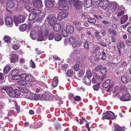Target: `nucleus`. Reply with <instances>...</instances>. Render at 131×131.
Instances as JSON below:
<instances>
[{
  "label": "nucleus",
  "instance_id": "1",
  "mask_svg": "<svg viewBox=\"0 0 131 131\" xmlns=\"http://www.w3.org/2000/svg\"><path fill=\"white\" fill-rule=\"evenodd\" d=\"M76 1L75 0H58L57 8L58 10L66 11L69 9V7L68 4L69 1L70 5H74Z\"/></svg>",
  "mask_w": 131,
  "mask_h": 131
},
{
  "label": "nucleus",
  "instance_id": "2",
  "mask_svg": "<svg viewBox=\"0 0 131 131\" xmlns=\"http://www.w3.org/2000/svg\"><path fill=\"white\" fill-rule=\"evenodd\" d=\"M50 29L49 28H46L43 32L44 36L43 35L41 31H39L38 34L33 35V40H36L37 41H42L45 40L47 38L48 34L49 32Z\"/></svg>",
  "mask_w": 131,
  "mask_h": 131
},
{
  "label": "nucleus",
  "instance_id": "3",
  "mask_svg": "<svg viewBox=\"0 0 131 131\" xmlns=\"http://www.w3.org/2000/svg\"><path fill=\"white\" fill-rule=\"evenodd\" d=\"M45 16V13L44 12L33 8V22L39 21L43 18Z\"/></svg>",
  "mask_w": 131,
  "mask_h": 131
},
{
  "label": "nucleus",
  "instance_id": "4",
  "mask_svg": "<svg viewBox=\"0 0 131 131\" xmlns=\"http://www.w3.org/2000/svg\"><path fill=\"white\" fill-rule=\"evenodd\" d=\"M118 6L119 5L117 2L115 1L110 2L107 7V11L110 14L112 13Z\"/></svg>",
  "mask_w": 131,
  "mask_h": 131
},
{
  "label": "nucleus",
  "instance_id": "5",
  "mask_svg": "<svg viewBox=\"0 0 131 131\" xmlns=\"http://www.w3.org/2000/svg\"><path fill=\"white\" fill-rule=\"evenodd\" d=\"M98 5L99 7L104 10L107 8L109 4V1L108 0H99Z\"/></svg>",
  "mask_w": 131,
  "mask_h": 131
},
{
  "label": "nucleus",
  "instance_id": "6",
  "mask_svg": "<svg viewBox=\"0 0 131 131\" xmlns=\"http://www.w3.org/2000/svg\"><path fill=\"white\" fill-rule=\"evenodd\" d=\"M115 118V116L113 113L110 111H108L103 114L102 119L103 120H104V118L108 119H113Z\"/></svg>",
  "mask_w": 131,
  "mask_h": 131
},
{
  "label": "nucleus",
  "instance_id": "7",
  "mask_svg": "<svg viewBox=\"0 0 131 131\" xmlns=\"http://www.w3.org/2000/svg\"><path fill=\"white\" fill-rule=\"evenodd\" d=\"M46 19L51 26L53 25L56 22V18L52 14H49L46 17Z\"/></svg>",
  "mask_w": 131,
  "mask_h": 131
},
{
  "label": "nucleus",
  "instance_id": "8",
  "mask_svg": "<svg viewBox=\"0 0 131 131\" xmlns=\"http://www.w3.org/2000/svg\"><path fill=\"white\" fill-rule=\"evenodd\" d=\"M125 12L124 7L123 6H121L117 8L115 12V14L118 17H119L124 14Z\"/></svg>",
  "mask_w": 131,
  "mask_h": 131
},
{
  "label": "nucleus",
  "instance_id": "9",
  "mask_svg": "<svg viewBox=\"0 0 131 131\" xmlns=\"http://www.w3.org/2000/svg\"><path fill=\"white\" fill-rule=\"evenodd\" d=\"M25 18L23 16L19 15L17 18H14V22L16 26H18V24L23 22Z\"/></svg>",
  "mask_w": 131,
  "mask_h": 131
},
{
  "label": "nucleus",
  "instance_id": "10",
  "mask_svg": "<svg viewBox=\"0 0 131 131\" xmlns=\"http://www.w3.org/2000/svg\"><path fill=\"white\" fill-rule=\"evenodd\" d=\"M10 73L11 75L13 76L11 78L12 79L14 80H17L19 75L18 74L19 73V70L18 69H15L12 71Z\"/></svg>",
  "mask_w": 131,
  "mask_h": 131
},
{
  "label": "nucleus",
  "instance_id": "11",
  "mask_svg": "<svg viewBox=\"0 0 131 131\" xmlns=\"http://www.w3.org/2000/svg\"><path fill=\"white\" fill-rule=\"evenodd\" d=\"M15 5V4L14 0H10L7 1L6 3L7 7L6 8L8 12H10V11L8 9L13 8Z\"/></svg>",
  "mask_w": 131,
  "mask_h": 131
},
{
  "label": "nucleus",
  "instance_id": "12",
  "mask_svg": "<svg viewBox=\"0 0 131 131\" xmlns=\"http://www.w3.org/2000/svg\"><path fill=\"white\" fill-rule=\"evenodd\" d=\"M73 24L75 26V27L77 31H82L84 30V28L82 26L81 24L79 22L74 21L73 22Z\"/></svg>",
  "mask_w": 131,
  "mask_h": 131
},
{
  "label": "nucleus",
  "instance_id": "13",
  "mask_svg": "<svg viewBox=\"0 0 131 131\" xmlns=\"http://www.w3.org/2000/svg\"><path fill=\"white\" fill-rule=\"evenodd\" d=\"M45 4L46 7L50 8L53 6L55 2L54 0H45Z\"/></svg>",
  "mask_w": 131,
  "mask_h": 131
},
{
  "label": "nucleus",
  "instance_id": "14",
  "mask_svg": "<svg viewBox=\"0 0 131 131\" xmlns=\"http://www.w3.org/2000/svg\"><path fill=\"white\" fill-rule=\"evenodd\" d=\"M68 15L67 13L61 12L58 14L57 18L58 20H61L67 17Z\"/></svg>",
  "mask_w": 131,
  "mask_h": 131
},
{
  "label": "nucleus",
  "instance_id": "15",
  "mask_svg": "<svg viewBox=\"0 0 131 131\" xmlns=\"http://www.w3.org/2000/svg\"><path fill=\"white\" fill-rule=\"evenodd\" d=\"M33 12H32L29 14L28 20V29H31L32 27L33 24Z\"/></svg>",
  "mask_w": 131,
  "mask_h": 131
},
{
  "label": "nucleus",
  "instance_id": "16",
  "mask_svg": "<svg viewBox=\"0 0 131 131\" xmlns=\"http://www.w3.org/2000/svg\"><path fill=\"white\" fill-rule=\"evenodd\" d=\"M120 100L122 101H127L131 100V96L129 93H127L121 97Z\"/></svg>",
  "mask_w": 131,
  "mask_h": 131
},
{
  "label": "nucleus",
  "instance_id": "17",
  "mask_svg": "<svg viewBox=\"0 0 131 131\" xmlns=\"http://www.w3.org/2000/svg\"><path fill=\"white\" fill-rule=\"evenodd\" d=\"M84 6L85 8H89L93 5L92 0H84L83 2Z\"/></svg>",
  "mask_w": 131,
  "mask_h": 131
},
{
  "label": "nucleus",
  "instance_id": "18",
  "mask_svg": "<svg viewBox=\"0 0 131 131\" xmlns=\"http://www.w3.org/2000/svg\"><path fill=\"white\" fill-rule=\"evenodd\" d=\"M42 5V2L40 0H33V7L39 8Z\"/></svg>",
  "mask_w": 131,
  "mask_h": 131
},
{
  "label": "nucleus",
  "instance_id": "19",
  "mask_svg": "<svg viewBox=\"0 0 131 131\" xmlns=\"http://www.w3.org/2000/svg\"><path fill=\"white\" fill-rule=\"evenodd\" d=\"M6 92L10 97L13 98V97L14 96V90L12 88L8 87V88L7 89Z\"/></svg>",
  "mask_w": 131,
  "mask_h": 131
},
{
  "label": "nucleus",
  "instance_id": "20",
  "mask_svg": "<svg viewBox=\"0 0 131 131\" xmlns=\"http://www.w3.org/2000/svg\"><path fill=\"white\" fill-rule=\"evenodd\" d=\"M18 56L16 54H12L10 58V63H14L16 62L18 60Z\"/></svg>",
  "mask_w": 131,
  "mask_h": 131
},
{
  "label": "nucleus",
  "instance_id": "21",
  "mask_svg": "<svg viewBox=\"0 0 131 131\" xmlns=\"http://www.w3.org/2000/svg\"><path fill=\"white\" fill-rule=\"evenodd\" d=\"M74 3V6L76 8L80 9L82 7V3L80 1H76Z\"/></svg>",
  "mask_w": 131,
  "mask_h": 131
},
{
  "label": "nucleus",
  "instance_id": "22",
  "mask_svg": "<svg viewBox=\"0 0 131 131\" xmlns=\"http://www.w3.org/2000/svg\"><path fill=\"white\" fill-rule=\"evenodd\" d=\"M59 81L58 78L57 77H55L53 79V81L52 83V87H56Z\"/></svg>",
  "mask_w": 131,
  "mask_h": 131
},
{
  "label": "nucleus",
  "instance_id": "23",
  "mask_svg": "<svg viewBox=\"0 0 131 131\" xmlns=\"http://www.w3.org/2000/svg\"><path fill=\"white\" fill-rule=\"evenodd\" d=\"M66 30L68 33L71 34L74 31V27L72 26L69 25L67 26Z\"/></svg>",
  "mask_w": 131,
  "mask_h": 131
},
{
  "label": "nucleus",
  "instance_id": "24",
  "mask_svg": "<svg viewBox=\"0 0 131 131\" xmlns=\"http://www.w3.org/2000/svg\"><path fill=\"white\" fill-rule=\"evenodd\" d=\"M128 17L127 15H124L122 16L120 20L121 24H123L125 23L128 20Z\"/></svg>",
  "mask_w": 131,
  "mask_h": 131
},
{
  "label": "nucleus",
  "instance_id": "25",
  "mask_svg": "<svg viewBox=\"0 0 131 131\" xmlns=\"http://www.w3.org/2000/svg\"><path fill=\"white\" fill-rule=\"evenodd\" d=\"M83 82L88 85H90L91 84V80L89 78L85 76L83 78Z\"/></svg>",
  "mask_w": 131,
  "mask_h": 131
},
{
  "label": "nucleus",
  "instance_id": "26",
  "mask_svg": "<svg viewBox=\"0 0 131 131\" xmlns=\"http://www.w3.org/2000/svg\"><path fill=\"white\" fill-rule=\"evenodd\" d=\"M53 28L55 31L58 32L61 29V27L60 24L57 23L54 26Z\"/></svg>",
  "mask_w": 131,
  "mask_h": 131
},
{
  "label": "nucleus",
  "instance_id": "27",
  "mask_svg": "<svg viewBox=\"0 0 131 131\" xmlns=\"http://www.w3.org/2000/svg\"><path fill=\"white\" fill-rule=\"evenodd\" d=\"M5 24L6 25L11 24L13 22V19L11 17H7L5 18Z\"/></svg>",
  "mask_w": 131,
  "mask_h": 131
},
{
  "label": "nucleus",
  "instance_id": "28",
  "mask_svg": "<svg viewBox=\"0 0 131 131\" xmlns=\"http://www.w3.org/2000/svg\"><path fill=\"white\" fill-rule=\"evenodd\" d=\"M17 82L19 85L21 86H25L27 84V83L25 80L21 79L19 80Z\"/></svg>",
  "mask_w": 131,
  "mask_h": 131
},
{
  "label": "nucleus",
  "instance_id": "29",
  "mask_svg": "<svg viewBox=\"0 0 131 131\" xmlns=\"http://www.w3.org/2000/svg\"><path fill=\"white\" fill-rule=\"evenodd\" d=\"M114 127V131H124L123 129L117 124H115Z\"/></svg>",
  "mask_w": 131,
  "mask_h": 131
},
{
  "label": "nucleus",
  "instance_id": "30",
  "mask_svg": "<svg viewBox=\"0 0 131 131\" xmlns=\"http://www.w3.org/2000/svg\"><path fill=\"white\" fill-rule=\"evenodd\" d=\"M27 28V25L26 24H24L20 25L19 29L21 31H24L26 30Z\"/></svg>",
  "mask_w": 131,
  "mask_h": 131
},
{
  "label": "nucleus",
  "instance_id": "31",
  "mask_svg": "<svg viewBox=\"0 0 131 131\" xmlns=\"http://www.w3.org/2000/svg\"><path fill=\"white\" fill-rule=\"evenodd\" d=\"M41 97H42L41 98V100H45L46 101H51V100L49 99V97L48 95H41Z\"/></svg>",
  "mask_w": 131,
  "mask_h": 131
},
{
  "label": "nucleus",
  "instance_id": "32",
  "mask_svg": "<svg viewBox=\"0 0 131 131\" xmlns=\"http://www.w3.org/2000/svg\"><path fill=\"white\" fill-rule=\"evenodd\" d=\"M125 44L123 42H119L118 43L117 45V47L118 49L122 48H124L125 47Z\"/></svg>",
  "mask_w": 131,
  "mask_h": 131
},
{
  "label": "nucleus",
  "instance_id": "33",
  "mask_svg": "<svg viewBox=\"0 0 131 131\" xmlns=\"http://www.w3.org/2000/svg\"><path fill=\"white\" fill-rule=\"evenodd\" d=\"M27 75V74L26 73L21 74L20 75L18 76L17 79H21L24 80L25 79L26 80Z\"/></svg>",
  "mask_w": 131,
  "mask_h": 131
},
{
  "label": "nucleus",
  "instance_id": "34",
  "mask_svg": "<svg viewBox=\"0 0 131 131\" xmlns=\"http://www.w3.org/2000/svg\"><path fill=\"white\" fill-rule=\"evenodd\" d=\"M74 74V73L73 71L71 69L68 70L67 72V75L69 77H72Z\"/></svg>",
  "mask_w": 131,
  "mask_h": 131
},
{
  "label": "nucleus",
  "instance_id": "35",
  "mask_svg": "<svg viewBox=\"0 0 131 131\" xmlns=\"http://www.w3.org/2000/svg\"><path fill=\"white\" fill-rule=\"evenodd\" d=\"M100 77L97 74L95 75L94 76L92 79V83L95 84L96 83V80L100 78Z\"/></svg>",
  "mask_w": 131,
  "mask_h": 131
},
{
  "label": "nucleus",
  "instance_id": "36",
  "mask_svg": "<svg viewBox=\"0 0 131 131\" xmlns=\"http://www.w3.org/2000/svg\"><path fill=\"white\" fill-rule=\"evenodd\" d=\"M32 75L31 74H27L26 77V80L29 82H32L33 81V77Z\"/></svg>",
  "mask_w": 131,
  "mask_h": 131
},
{
  "label": "nucleus",
  "instance_id": "37",
  "mask_svg": "<svg viewBox=\"0 0 131 131\" xmlns=\"http://www.w3.org/2000/svg\"><path fill=\"white\" fill-rule=\"evenodd\" d=\"M11 67L10 66H6L4 69L3 72L7 74L8 73Z\"/></svg>",
  "mask_w": 131,
  "mask_h": 131
},
{
  "label": "nucleus",
  "instance_id": "38",
  "mask_svg": "<svg viewBox=\"0 0 131 131\" xmlns=\"http://www.w3.org/2000/svg\"><path fill=\"white\" fill-rule=\"evenodd\" d=\"M14 96L13 97V98L15 97H17L20 95V93L19 91L16 89H15L14 90Z\"/></svg>",
  "mask_w": 131,
  "mask_h": 131
},
{
  "label": "nucleus",
  "instance_id": "39",
  "mask_svg": "<svg viewBox=\"0 0 131 131\" xmlns=\"http://www.w3.org/2000/svg\"><path fill=\"white\" fill-rule=\"evenodd\" d=\"M107 70V69L106 67H102L100 70V72L102 74L104 75L106 73Z\"/></svg>",
  "mask_w": 131,
  "mask_h": 131
},
{
  "label": "nucleus",
  "instance_id": "40",
  "mask_svg": "<svg viewBox=\"0 0 131 131\" xmlns=\"http://www.w3.org/2000/svg\"><path fill=\"white\" fill-rule=\"evenodd\" d=\"M108 32L112 35L116 36L117 35L116 31L114 30L111 28H109L108 29Z\"/></svg>",
  "mask_w": 131,
  "mask_h": 131
},
{
  "label": "nucleus",
  "instance_id": "41",
  "mask_svg": "<svg viewBox=\"0 0 131 131\" xmlns=\"http://www.w3.org/2000/svg\"><path fill=\"white\" fill-rule=\"evenodd\" d=\"M110 82V80H107L105 81L103 83L102 86L104 88L107 87L109 85Z\"/></svg>",
  "mask_w": 131,
  "mask_h": 131
},
{
  "label": "nucleus",
  "instance_id": "42",
  "mask_svg": "<svg viewBox=\"0 0 131 131\" xmlns=\"http://www.w3.org/2000/svg\"><path fill=\"white\" fill-rule=\"evenodd\" d=\"M54 38L55 40L57 41H59L61 40L62 37L61 35L58 34H56L55 35Z\"/></svg>",
  "mask_w": 131,
  "mask_h": 131
},
{
  "label": "nucleus",
  "instance_id": "43",
  "mask_svg": "<svg viewBox=\"0 0 131 131\" xmlns=\"http://www.w3.org/2000/svg\"><path fill=\"white\" fill-rule=\"evenodd\" d=\"M81 42L80 40L76 42L74 45H73L72 46L73 47H80L81 44Z\"/></svg>",
  "mask_w": 131,
  "mask_h": 131
},
{
  "label": "nucleus",
  "instance_id": "44",
  "mask_svg": "<svg viewBox=\"0 0 131 131\" xmlns=\"http://www.w3.org/2000/svg\"><path fill=\"white\" fill-rule=\"evenodd\" d=\"M69 41L72 46L75 43H76L75 39L73 36H71L69 37Z\"/></svg>",
  "mask_w": 131,
  "mask_h": 131
},
{
  "label": "nucleus",
  "instance_id": "45",
  "mask_svg": "<svg viewBox=\"0 0 131 131\" xmlns=\"http://www.w3.org/2000/svg\"><path fill=\"white\" fill-rule=\"evenodd\" d=\"M19 89L20 91L22 93H26L28 92V91L27 89L25 87H21L19 88Z\"/></svg>",
  "mask_w": 131,
  "mask_h": 131
},
{
  "label": "nucleus",
  "instance_id": "46",
  "mask_svg": "<svg viewBox=\"0 0 131 131\" xmlns=\"http://www.w3.org/2000/svg\"><path fill=\"white\" fill-rule=\"evenodd\" d=\"M39 27L38 26H37L33 27V32H35V34H38L39 31H41V30H39Z\"/></svg>",
  "mask_w": 131,
  "mask_h": 131
},
{
  "label": "nucleus",
  "instance_id": "47",
  "mask_svg": "<svg viewBox=\"0 0 131 131\" xmlns=\"http://www.w3.org/2000/svg\"><path fill=\"white\" fill-rule=\"evenodd\" d=\"M68 67V65L67 64L64 63L62 64L61 69L66 71Z\"/></svg>",
  "mask_w": 131,
  "mask_h": 131
},
{
  "label": "nucleus",
  "instance_id": "48",
  "mask_svg": "<svg viewBox=\"0 0 131 131\" xmlns=\"http://www.w3.org/2000/svg\"><path fill=\"white\" fill-rule=\"evenodd\" d=\"M121 80L122 82L123 83H125L128 82V79L125 76H122L121 77Z\"/></svg>",
  "mask_w": 131,
  "mask_h": 131
},
{
  "label": "nucleus",
  "instance_id": "49",
  "mask_svg": "<svg viewBox=\"0 0 131 131\" xmlns=\"http://www.w3.org/2000/svg\"><path fill=\"white\" fill-rule=\"evenodd\" d=\"M66 30V31L65 29H63L62 30V35L64 37H66L67 36V33Z\"/></svg>",
  "mask_w": 131,
  "mask_h": 131
},
{
  "label": "nucleus",
  "instance_id": "50",
  "mask_svg": "<svg viewBox=\"0 0 131 131\" xmlns=\"http://www.w3.org/2000/svg\"><path fill=\"white\" fill-rule=\"evenodd\" d=\"M94 34L95 36L96 37L97 39L100 40L101 38V37L99 35V32L98 31H96L94 32Z\"/></svg>",
  "mask_w": 131,
  "mask_h": 131
},
{
  "label": "nucleus",
  "instance_id": "51",
  "mask_svg": "<svg viewBox=\"0 0 131 131\" xmlns=\"http://www.w3.org/2000/svg\"><path fill=\"white\" fill-rule=\"evenodd\" d=\"M4 41L7 42H10L11 39L8 36H5L4 38Z\"/></svg>",
  "mask_w": 131,
  "mask_h": 131
},
{
  "label": "nucleus",
  "instance_id": "52",
  "mask_svg": "<svg viewBox=\"0 0 131 131\" xmlns=\"http://www.w3.org/2000/svg\"><path fill=\"white\" fill-rule=\"evenodd\" d=\"M26 97L28 99L32 100L33 99V93H29L27 95Z\"/></svg>",
  "mask_w": 131,
  "mask_h": 131
},
{
  "label": "nucleus",
  "instance_id": "53",
  "mask_svg": "<svg viewBox=\"0 0 131 131\" xmlns=\"http://www.w3.org/2000/svg\"><path fill=\"white\" fill-rule=\"evenodd\" d=\"M41 96L39 95L36 94H34V96L33 99L35 100H37L40 99Z\"/></svg>",
  "mask_w": 131,
  "mask_h": 131
},
{
  "label": "nucleus",
  "instance_id": "54",
  "mask_svg": "<svg viewBox=\"0 0 131 131\" xmlns=\"http://www.w3.org/2000/svg\"><path fill=\"white\" fill-rule=\"evenodd\" d=\"M54 37V34L52 32L50 33L48 35V38L49 40H52Z\"/></svg>",
  "mask_w": 131,
  "mask_h": 131
},
{
  "label": "nucleus",
  "instance_id": "55",
  "mask_svg": "<svg viewBox=\"0 0 131 131\" xmlns=\"http://www.w3.org/2000/svg\"><path fill=\"white\" fill-rule=\"evenodd\" d=\"M15 108L18 113H19L20 112V107L18 105L17 103L15 102Z\"/></svg>",
  "mask_w": 131,
  "mask_h": 131
},
{
  "label": "nucleus",
  "instance_id": "56",
  "mask_svg": "<svg viewBox=\"0 0 131 131\" xmlns=\"http://www.w3.org/2000/svg\"><path fill=\"white\" fill-rule=\"evenodd\" d=\"M35 53L39 54H40L42 53H43L44 51L42 52V51L40 50H39V49L38 48H36L35 49Z\"/></svg>",
  "mask_w": 131,
  "mask_h": 131
},
{
  "label": "nucleus",
  "instance_id": "57",
  "mask_svg": "<svg viewBox=\"0 0 131 131\" xmlns=\"http://www.w3.org/2000/svg\"><path fill=\"white\" fill-rule=\"evenodd\" d=\"M88 22L90 23L94 24L96 22L95 20L94 19H91V18H88Z\"/></svg>",
  "mask_w": 131,
  "mask_h": 131
},
{
  "label": "nucleus",
  "instance_id": "58",
  "mask_svg": "<svg viewBox=\"0 0 131 131\" xmlns=\"http://www.w3.org/2000/svg\"><path fill=\"white\" fill-rule=\"evenodd\" d=\"M74 70L76 71H78L79 69V65L78 64H76L73 67Z\"/></svg>",
  "mask_w": 131,
  "mask_h": 131
},
{
  "label": "nucleus",
  "instance_id": "59",
  "mask_svg": "<svg viewBox=\"0 0 131 131\" xmlns=\"http://www.w3.org/2000/svg\"><path fill=\"white\" fill-rule=\"evenodd\" d=\"M85 122L86 123H87V121L85 120V118H81L80 119V122H79L80 124H81L83 123H84Z\"/></svg>",
  "mask_w": 131,
  "mask_h": 131
},
{
  "label": "nucleus",
  "instance_id": "60",
  "mask_svg": "<svg viewBox=\"0 0 131 131\" xmlns=\"http://www.w3.org/2000/svg\"><path fill=\"white\" fill-rule=\"evenodd\" d=\"M86 74L87 75L86 77L88 78H91L92 76V74L90 71H87L86 72Z\"/></svg>",
  "mask_w": 131,
  "mask_h": 131
},
{
  "label": "nucleus",
  "instance_id": "61",
  "mask_svg": "<svg viewBox=\"0 0 131 131\" xmlns=\"http://www.w3.org/2000/svg\"><path fill=\"white\" fill-rule=\"evenodd\" d=\"M101 67L102 66H99L96 67L94 69L95 71L96 72H97L99 70L100 71Z\"/></svg>",
  "mask_w": 131,
  "mask_h": 131
},
{
  "label": "nucleus",
  "instance_id": "62",
  "mask_svg": "<svg viewBox=\"0 0 131 131\" xmlns=\"http://www.w3.org/2000/svg\"><path fill=\"white\" fill-rule=\"evenodd\" d=\"M102 22L105 24V26H108L110 24V23L106 21L103 20Z\"/></svg>",
  "mask_w": 131,
  "mask_h": 131
},
{
  "label": "nucleus",
  "instance_id": "63",
  "mask_svg": "<svg viewBox=\"0 0 131 131\" xmlns=\"http://www.w3.org/2000/svg\"><path fill=\"white\" fill-rule=\"evenodd\" d=\"M98 43L102 46L106 47L107 46L106 43L105 42L100 41Z\"/></svg>",
  "mask_w": 131,
  "mask_h": 131
},
{
  "label": "nucleus",
  "instance_id": "64",
  "mask_svg": "<svg viewBox=\"0 0 131 131\" xmlns=\"http://www.w3.org/2000/svg\"><path fill=\"white\" fill-rule=\"evenodd\" d=\"M89 46L88 44V42L87 41H86L84 43V47L87 50L89 49Z\"/></svg>",
  "mask_w": 131,
  "mask_h": 131
}]
</instances>
